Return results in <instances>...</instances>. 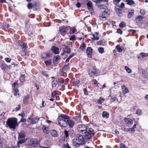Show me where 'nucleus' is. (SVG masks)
I'll return each instance as SVG.
<instances>
[{
	"label": "nucleus",
	"mask_w": 148,
	"mask_h": 148,
	"mask_svg": "<svg viewBox=\"0 0 148 148\" xmlns=\"http://www.w3.org/2000/svg\"><path fill=\"white\" fill-rule=\"evenodd\" d=\"M69 119L70 117L67 115L62 114L59 115L57 119L58 124L61 127H66L67 126V119Z\"/></svg>",
	"instance_id": "obj_1"
},
{
	"label": "nucleus",
	"mask_w": 148,
	"mask_h": 148,
	"mask_svg": "<svg viewBox=\"0 0 148 148\" xmlns=\"http://www.w3.org/2000/svg\"><path fill=\"white\" fill-rule=\"evenodd\" d=\"M19 123H18L16 118L12 117L8 119L6 124L10 129L14 130L16 127L18 125Z\"/></svg>",
	"instance_id": "obj_2"
},
{
	"label": "nucleus",
	"mask_w": 148,
	"mask_h": 148,
	"mask_svg": "<svg viewBox=\"0 0 148 148\" xmlns=\"http://www.w3.org/2000/svg\"><path fill=\"white\" fill-rule=\"evenodd\" d=\"M63 76V75H61L60 73L58 75L57 77H56V82L57 83L56 84V86L58 85V86L60 87L62 86L63 85V84H64L67 85V82L66 81L64 83V79H63L61 76Z\"/></svg>",
	"instance_id": "obj_3"
},
{
	"label": "nucleus",
	"mask_w": 148,
	"mask_h": 148,
	"mask_svg": "<svg viewBox=\"0 0 148 148\" xmlns=\"http://www.w3.org/2000/svg\"><path fill=\"white\" fill-rule=\"evenodd\" d=\"M38 144L37 140L35 138H31L28 140V145L29 146L32 147H37Z\"/></svg>",
	"instance_id": "obj_4"
},
{
	"label": "nucleus",
	"mask_w": 148,
	"mask_h": 148,
	"mask_svg": "<svg viewBox=\"0 0 148 148\" xmlns=\"http://www.w3.org/2000/svg\"><path fill=\"white\" fill-rule=\"evenodd\" d=\"M77 129L78 132L82 134L85 133L87 132V127L84 124L79 125Z\"/></svg>",
	"instance_id": "obj_5"
},
{
	"label": "nucleus",
	"mask_w": 148,
	"mask_h": 148,
	"mask_svg": "<svg viewBox=\"0 0 148 148\" xmlns=\"http://www.w3.org/2000/svg\"><path fill=\"white\" fill-rule=\"evenodd\" d=\"M110 14V12L108 10H105L100 15L99 17L101 20L102 19H106L107 17Z\"/></svg>",
	"instance_id": "obj_6"
},
{
	"label": "nucleus",
	"mask_w": 148,
	"mask_h": 148,
	"mask_svg": "<svg viewBox=\"0 0 148 148\" xmlns=\"http://www.w3.org/2000/svg\"><path fill=\"white\" fill-rule=\"evenodd\" d=\"M64 132L66 138L68 137L69 135L72 137L74 136L75 135L74 131L72 129H70L68 131L65 130L64 131Z\"/></svg>",
	"instance_id": "obj_7"
},
{
	"label": "nucleus",
	"mask_w": 148,
	"mask_h": 148,
	"mask_svg": "<svg viewBox=\"0 0 148 148\" xmlns=\"http://www.w3.org/2000/svg\"><path fill=\"white\" fill-rule=\"evenodd\" d=\"M91 71L90 73V74L91 76L96 75L97 76L98 73L97 72V69L95 67L92 66L91 67V69H90Z\"/></svg>",
	"instance_id": "obj_8"
},
{
	"label": "nucleus",
	"mask_w": 148,
	"mask_h": 148,
	"mask_svg": "<svg viewBox=\"0 0 148 148\" xmlns=\"http://www.w3.org/2000/svg\"><path fill=\"white\" fill-rule=\"evenodd\" d=\"M144 18V16L140 15L136 17L135 20L138 25H141L142 24L143 22L142 21V20Z\"/></svg>",
	"instance_id": "obj_9"
},
{
	"label": "nucleus",
	"mask_w": 148,
	"mask_h": 148,
	"mask_svg": "<svg viewBox=\"0 0 148 148\" xmlns=\"http://www.w3.org/2000/svg\"><path fill=\"white\" fill-rule=\"evenodd\" d=\"M92 49L90 47H88L86 49V53L88 57L91 58L92 57Z\"/></svg>",
	"instance_id": "obj_10"
},
{
	"label": "nucleus",
	"mask_w": 148,
	"mask_h": 148,
	"mask_svg": "<svg viewBox=\"0 0 148 148\" xmlns=\"http://www.w3.org/2000/svg\"><path fill=\"white\" fill-rule=\"evenodd\" d=\"M108 5V3H104L103 4L98 5V8L100 9H105V10H107L108 9L107 5Z\"/></svg>",
	"instance_id": "obj_11"
},
{
	"label": "nucleus",
	"mask_w": 148,
	"mask_h": 148,
	"mask_svg": "<svg viewBox=\"0 0 148 148\" xmlns=\"http://www.w3.org/2000/svg\"><path fill=\"white\" fill-rule=\"evenodd\" d=\"M25 136V132L23 131H22L18 134V139L19 140H22L24 138Z\"/></svg>",
	"instance_id": "obj_12"
},
{
	"label": "nucleus",
	"mask_w": 148,
	"mask_h": 148,
	"mask_svg": "<svg viewBox=\"0 0 148 148\" xmlns=\"http://www.w3.org/2000/svg\"><path fill=\"white\" fill-rule=\"evenodd\" d=\"M64 53L67 54L70 53L71 52V49L69 46H66L63 50Z\"/></svg>",
	"instance_id": "obj_13"
},
{
	"label": "nucleus",
	"mask_w": 148,
	"mask_h": 148,
	"mask_svg": "<svg viewBox=\"0 0 148 148\" xmlns=\"http://www.w3.org/2000/svg\"><path fill=\"white\" fill-rule=\"evenodd\" d=\"M69 28H70L69 27L63 26L60 29V31L62 33L65 34L67 32Z\"/></svg>",
	"instance_id": "obj_14"
},
{
	"label": "nucleus",
	"mask_w": 148,
	"mask_h": 148,
	"mask_svg": "<svg viewBox=\"0 0 148 148\" xmlns=\"http://www.w3.org/2000/svg\"><path fill=\"white\" fill-rule=\"evenodd\" d=\"M67 126L68 125L70 127L72 128L74 125L75 122L73 120L69 119H67Z\"/></svg>",
	"instance_id": "obj_15"
},
{
	"label": "nucleus",
	"mask_w": 148,
	"mask_h": 148,
	"mask_svg": "<svg viewBox=\"0 0 148 148\" xmlns=\"http://www.w3.org/2000/svg\"><path fill=\"white\" fill-rule=\"evenodd\" d=\"M18 43L20 46L23 48L22 50L23 51L25 52L26 48V44L25 43L22 42L20 40H18Z\"/></svg>",
	"instance_id": "obj_16"
},
{
	"label": "nucleus",
	"mask_w": 148,
	"mask_h": 148,
	"mask_svg": "<svg viewBox=\"0 0 148 148\" xmlns=\"http://www.w3.org/2000/svg\"><path fill=\"white\" fill-rule=\"evenodd\" d=\"M85 133V134L84 135V138L86 140H89L91 138H92L93 136L92 135V134L91 135L90 134H88L86 132Z\"/></svg>",
	"instance_id": "obj_17"
},
{
	"label": "nucleus",
	"mask_w": 148,
	"mask_h": 148,
	"mask_svg": "<svg viewBox=\"0 0 148 148\" xmlns=\"http://www.w3.org/2000/svg\"><path fill=\"white\" fill-rule=\"evenodd\" d=\"M93 1L95 2L96 5L99 4L101 2H103V3H108V0H94Z\"/></svg>",
	"instance_id": "obj_18"
},
{
	"label": "nucleus",
	"mask_w": 148,
	"mask_h": 148,
	"mask_svg": "<svg viewBox=\"0 0 148 148\" xmlns=\"http://www.w3.org/2000/svg\"><path fill=\"white\" fill-rule=\"evenodd\" d=\"M76 137L80 142L83 143L84 142V138L81 134H77L76 135Z\"/></svg>",
	"instance_id": "obj_19"
},
{
	"label": "nucleus",
	"mask_w": 148,
	"mask_h": 148,
	"mask_svg": "<svg viewBox=\"0 0 148 148\" xmlns=\"http://www.w3.org/2000/svg\"><path fill=\"white\" fill-rule=\"evenodd\" d=\"M124 122L126 124L128 125H132L133 124V121L132 119L128 118H125L124 120Z\"/></svg>",
	"instance_id": "obj_20"
},
{
	"label": "nucleus",
	"mask_w": 148,
	"mask_h": 148,
	"mask_svg": "<svg viewBox=\"0 0 148 148\" xmlns=\"http://www.w3.org/2000/svg\"><path fill=\"white\" fill-rule=\"evenodd\" d=\"M134 14V11L133 10H128V17L129 18H131L132 16H133Z\"/></svg>",
	"instance_id": "obj_21"
},
{
	"label": "nucleus",
	"mask_w": 148,
	"mask_h": 148,
	"mask_svg": "<svg viewBox=\"0 0 148 148\" xmlns=\"http://www.w3.org/2000/svg\"><path fill=\"white\" fill-rule=\"evenodd\" d=\"M122 89L124 93L126 94L129 92V90L128 88L124 85H123L122 86Z\"/></svg>",
	"instance_id": "obj_22"
},
{
	"label": "nucleus",
	"mask_w": 148,
	"mask_h": 148,
	"mask_svg": "<svg viewBox=\"0 0 148 148\" xmlns=\"http://www.w3.org/2000/svg\"><path fill=\"white\" fill-rule=\"evenodd\" d=\"M102 116L103 118H108L109 116V114L107 112L104 111L102 112Z\"/></svg>",
	"instance_id": "obj_23"
},
{
	"label": "nucleus",
	"mask_w": 148,
	"mask_h": 148,
	"mask_svg": "<svg viewBox=\"0 0 148 148\" xmlns=\"http://www.w3.org/2000/svg\"><path fill=\"white\" fill-rule=\"evenodd\" d=\"M105 101V99L102 97H100L99 99L97 100V103L99 104H101Z\"/></svg>",
	"instance_id": "obj_24"
},
{
	"label": "nucleus",
	"mask_w": 148,
	"mask_h": 148,
	"mask_svg": "<svg viewBox=\"0 0 148 148\" xmlns=\"http://www.w3.org/2000/svg\"><path fill=\"white\" fill-rule=\"evenodd\" d=\"M62 68L64 71L66 72L69 69V64L64 65Z\"/></svg>",
	"instance_id": "obj_25"
},
{
	"label": "nucleus",
	"mask_w": 148,
	"mask_h": 148,
	"mask_svg": "<svg viewBox=\"0 0 148 148\" xmlns=\"http://www.w3.org/2000/svg\"><path fill=\"white\" fill-rule=\"evenodd\" d=\"M87 132L89 134H90L91 135L92 134L93 136H94L95 133L94 130L92 128H90L88 129V131Z\"/></svg>",
	"instance_id": "obj_26"
},
{
	"label": "nucleus",
	"mask_w": 148,
	"mask_h": 148,
	"mask_svg": "<svg viewBox=\"0 0 148 148\" xmlns=\"http://www.w3.org/2000/svg\"><path fill=\"white\" fill-rule=\"evenodd\" d=\"M115 11L116 13H117V14L119 15L118 16H119V14H122V11L121 10L119 7L118 8H115Z\"/></svg>",
	"instance_id": "obj_27"
},
{
	"label": "nucleus",
	"mask_w": 148,
	"mask_h": 148,
	"mask_svg": "<svg viewBox=\"0 0 148 148\" xmlns=\"http://www.w3.org/2000/svg\"><path fill=\"white\" fill-rule=\"evenodd\" d=\"M29 96L27 95V96H25L24 97L23 102L24 104L26 103L27 102V100L29 99Z\"/></svg>",
	"instance_id": "obj_28"
},
{
	"label": "nucleus",
	"mask_w": 148,
	"mask_h": 148,
	"mask_svg": "<svg viewBox=\"0 0 148 148\" xmlns=\"http://www.w3.org/2000/svg\"><path fill=\"white\" fill-rule=\"evenodd\" d=\"M42 129L43 130V132L45 133L48 134L49 132V130H48V128L45 127L44 126H43Z\"/></svg>",
	"instance_id": "obj_29"
},
{
	"label": "nucleus",
	"mask_w": 148,
	"mask_h": 148,
	"mask_svg": "<svg viewBox=\"0 0 148 148\" xmlns=\"http://www.w3.org/2000/svg\"><path fill=\"white\" fill-rule=\"evenodd\" d=\"M126 2L127 5H131L135 3L134 2L133 0H126Z\"/></svg>",
	"instance_id": "obj_30"
},
{
	"label": "nucleus",
	"mask_w": 148,
	"mask_h": 148,
	"mask_svg": "<svg viewBox=\"0 0 148 148\" xmlns=\"http://www.w3.org/2000/svg\"><path fill=\"white\" fill-rule=\"evenodd\" d=\"M77 31L75 27L70 28L69 33L71 34H73Z\"/></svg>",
	"instance_id": "obj_31"
},
{
	"label": "nucleus",
	"mask_w": 148,
	"mask_h": 148,
	"mask_svg": "<svg viewBox=\"0 0 148 148\" xmlns=\"http://www.w3.org/2000/svg\"><path fill=\"white\" fill-rule=\"evenodd\" d=\"M116 49L119 53L121 52L122 51V49L120 47V45H117L116 46Z\"/></svg>",
	"instance_id": "obj_32"
},
{
	"label": "nucleus",
	"mask_w": 148,
	"mask_h": 148,
	"mask_svg": "<svg viewBox=\"0 0 148 148\" xmlns=\"http://www.w3.org/2000/svg\"><path fill=\"white\" fill-rule=\"evenodd\" d=\"M86 5L88 8L93 7L92 3L91 1H88Z\"/></svg>",
	"instance_id": "obj_33"
},
{
	"label": "nucleus",
	"mask_w": 148,
	"mask_h": 148,
	"mask_svg": "<svg viewBox=\"0 0 148 148\" xmlns=\"http://www.w3.org/2000/svg\"><path fill=\"white\" fill-rule=\"evenodd\" d=\"M92 35L93 37L92 38V40H99V37L98 36H95V35L94 34H93Z\"/></svg>",
	"instance_id": "obj_34"
},
{
	"label": "nucleus",
	"mask_w": 148,
	"mask_h": 148,
	"mask_svg": "<svg viewBox=\"0 0 148 148\" xmlns=\"http://www.w3.org/2000/svg\"><path fill=\"white\" fill-rule=\"evenodd\" d=\"M143 76L144 78H146L148 75L147 73L145 70H143L142 71Z\"/></svg>",
	"instance_id": "obj_35"
},
{
	"label": "nucleus",
	"mask_w": 148,
	"mask_h": 148,
	"mask_svg": "<svg viewBox=\"0 0 148 148\" xmlns=\"http://www.w3.org/2000/svg\"><path fill=\"white\" fill-rule=\"evenodd\" d=\"M26 140L24 139H22L20 140L17 143L18 145H19L20 144H21L23 143H24L26 141Z\"/></svg>",
	"instance_id": "obj_36"
},
{
	"label": "nucleus",
	"mask_w": 148,
	"mask_h": 148,
	"mask_svg": "<svg viewBox=\"0 0 148 148\" xmlns=\"http://www.w3.org/2000/svg\"><path fill=\"white\" fill-rule=\"evenodd\" d=\"M104 44L105 42L104 40H101L98 41L97 43V44L98 45H104Z\"/></svg>",
	"instance_id": "obj_37"
},
{
	"label": "nucleus",
	"mask_w": 148,
	"mask_h": 148,
	"mask_svg": "<svg viewBox=\"0 0 148 148\" xmlns=\"http://www.w3.org/2000/svg\"><path fill=\"white\" fill-rule=\"evenodd\" d=\"M18 90L17 88H15L14 89V95L18 97L19 96V94L18 93Z\"/></svg>",
	"instance_id": "obj_38"
},
{
	"label": "nucleus",
	"mask_w": 148,
	"mask_h": 148,
	"mask_svg": "<svg viewBox=\"0 0 148 148\" xmlns=\"http://www.w3.org/2000/svg\"><path fill=\"white\" fill-rule=\"evenodd\" d=\"M56 109L57 112H59L60 111H62L61 108L57 104V103L56 102Z\"/></svg>",
	"instance_id": "obj_39"
},
{
	"label": "nucleus",
	"mask_w": 148,
	"mask_h": 148,
	"mask_svg": "<svg viewBox=\"0 0 148 148\" xmlns=\"http://www.w3.org/2000/svg\"><path fill=\"white\" fill-rule=\"evenodd\" d=\"M66 143H64L63 145V147L64 148H71V147L69 145L68 143L66 142Z\"/></svg>",
	"instance_id": "obj_40"
},
{
	"label": "nucleus",
	"mask_w": 148,
	"mask_h": 148,
	"mask_svg": "<svg viewBox=\"0 0 148 148\" xmlns=\"http://www.w3.org/2000/svg\"><path fill=\"white\" fill-rule=\"evenodd\" d=\"M125 23L124 22H122L120 23L119 26L120 28H123L125 26Z\"/></svg>",
	"instance_id": "obj_41"
},
{
	"label": "nucleus",
	"mask_w": 148,
	"mask_h": 148,
	"mask_svg": "<svg viewBox=\"0 0 148 148\" xmlns=\"http://www.w3.org/2000/svg\"><path fill=\"white\" fill-rule=\"evenodd\" d=\"M98 50L99 53L101 54L103 53L104 52V49L103 47H101L99 48Z\"/></svg>",
	"instance_id": "obj_42"
},
{
	"label": "nucleus",
	"mask_w": 148,
	"mask_h": 148,
	"mask_svg": "<svg viewBox=\"0 0 148 148\" xmlns=\"http://www.w3.org/2000/svg\"><path fill=\"white\" fill-rule=\"evenodd\" d=\"M86 48V45L83 43L81 44V45L80 46L79 48L82 49V50H83L85 49Z\"/></svg>",
	"instance_id": "obj_43"
},
{
	"label": "nucleus",
	"mask_w": 148,
	"mask_h": 148,
	"mask_svg": "<svg viewBox=\"0 0 148 148\" xmlns=\"http://www.w3.org/2000/svg\"><path fill=\"white\" fill-rule=\"evenodd\" d=\"M125 69L126 70L127 72L128 73H131L132 71L127 66H125Z\"/></svg>",
	"instance_id": "obj_44"
},
{
	"label": "nucleus",
	"mask_w": 148,
	"mask_h": 148,
	"mask_svg": "<svg viewBox=\"0 0 148 148\" xmlns=\"http://www.w3.org/2000/svg\"><path fill=\"white\" fill-rule=\"evenodd\" d=\"M88 9L91 14H94V10L93 9V7L88 8Z\"/></svg>",
	"instance_id": "obj_45"
},
{
	"label": "nucleus",
	"mask_w": 148,
	"mask_h": 148,
	"mask_svg": "<svg viewBox=\"0 0 148 148\" xmlns=\"http://www.w3.org/2000/svg\"><path fill=\"white\" fill-rule=\"evenodd\" d=\"M49 140H47L45 142V144L47 145H49L51 144V142Z\"/></svg>",
	"instance_id": "obj_46"
},
{
	"label": "nucleus",
	"mask_w": 148,
	"mask_h": 148,
	"mask_svg": "<svg viewBox=\"0 0 148 148\" xmlns=\"http://www.w3.org/2000/svg\"><path fill=\"white\" fill-rule=\"evenodd\" d=\"M140 13L141 15H144L145 14L146 11L144 10L141 9L140 11Z\"/></svg>",
	"instance_id": "obj_47"
},
{
	"label": "nucleus",
	"mask_w": 148,
	"mask_h": 148,
	"mask_svg": "<svg viewBox=\"0 0 148 148\" xmlns=\"http://www.w3.org/2000/svg\"><path fill=\"white\" fill-rule=\"evenodd\" d=\"M141 110L138 109L136 110V113L138 115H140L141 114Z\"/></svg>",
	"instance_id": "obj_48"
},
{
	"label": "nucleus",
	"mask_w": 148,
	"mask_h": 148,
	"mask_svg": "<svg viewBox=\"0 0 148 148\" xmlns=\"http://www.w3.org/2000/svg\"><path fill=\"white\" fill-rule=\"evenodd\" d=\"M45 63L47 66H49L51 65V60H49V61H45Z\"/></svg>",
	"instance_id": "obj_49"
},
{
	"label": "nucleus",
	"mask_w": 148,
	"mask_h": 148,
	"mask_svg": "<svg viewBox=\"0 0 148 148\" xmlns=\"http://www.w3.org/2000/svg\"><path fill=\"white\" fill-rule=\"evenodd\" d=\"M83 91L84 92V94L85 95H88V92L87 91V89L85 88L83 89Z\"/></svg>",
	"instance_id": "obj_50"
},
{
	"label": "nucleus",
	"mask_w": 148,
	"mask_h": 148,
	"mask_svg": "<svg viewBox=\"0 0 148 148\" xmlns=\"http://www.w3.org/2000/svg\"><path fill=\"white\" fill-rule=\"evenodd\" d=\"M79 142H80V141L77 138L74 139L73 141V144L75 143H78Z\"/></svg>",
	"instance_id": "obj_51"
},
{
	"label": "nucleus",
	"mask_w": 148,
	"mask_h": 148,
	"mask_svg": "<svg viewBox=\"0 0 148 148\" xmlns=\"http://www.w3.org/2000/svg\"><path fill=\"white\" fill-rule=\"evenodd\" d=\"M69 40H75V36L74 35H72L70 38Z\"/></svg>",
	"instance_id": "obj_52"
},
{
	"label": "nucleus",
	"mask_w": 148,
	"mask_h": 148,
	"mask_svg": "<svg viewBox=\"0 0 148 148\" xmlns=\"http://www.w3.org/2000/svg\"><path fill=\"white\" fill-rule=\"evenodd\" d=\"M20 79L21 81L22 82H23L25 80L24 75H21L20 77Z\"/></svg>",
	"instance_id": "obj_53"
},
{
	"label": "nucleus",
	"mask_w": 148,
	"mask_h": 148,
	"mask_svg": "<svg viewBox=\"0 0 148 148\" xmlns=\"http://www.w3.org/2000/svg\"><path fill=\"white\" fill-rule=\"evenodd\" d=\"M32 5L31 3H29L27 5V7L29 9H31L32 7Z\"/></svg>",
	"instance_id": "obj_54"
},
{
	"label": "nucleus",
	"mask_w": 148,
	"mask_h": 148,
	"mask_svg": "<svg viewBox=\"0 0 148 148\" xmlns=\"http://www.w3.org/2000/svg\"><path fill=\"white\" fill-rule=\"evenodd\" d=\"M128 32H132V34H135L136 32V31L135 30L130 29L128 30Z\"/></svg>",
	"instance_id": "obj_55"
},
{
	"label": "nucleus",
	"mask_w": 148,
	"mask_h": 148,
	"mask_svg": "<svg viewBox=\"0 0 148 148\" xmlns=\"http://www.w3.org/2000/svg\"><path fill=\"white\" fill-rule=\"evenodd\" d=\"M116 6H117L118 7H119L120 8H123L125 7V4L124 3H121V4L120 6H117V5H116Z\"/></svg>",
	"instance_id": "obj_56"
},
{
	"label": "nucleus",
	"mask_w": 148,
	"mask_h": 148,
	"mask_svg": "<svg viewBox=\"0 0 148 148\" xmlns=\"http://www.w3.org/2000/svg\"><path fill=\"white\" fill-rule=\"evenodd\" d=\"M1 67L2 70H5L6 68V65L4 64H2L1 65Z\"/></svg>",
	"instance_id": "obj_57"
},
{
	"label": "nucleus",
	"mask_w": 148,
	"mask_h": 148,
	"mask_svg": "<svg viewBox=\"0 0 148 148\" xmlns=\"http://www.w3.org/2000/svg\"><path fill=\"white\" fill-rule=\"evenodd\" d=\"M79 83V80L78 79H77L74 82V85L75 86H77Z\"/></svg>",
	"instance_id": "obj_58"
},
{
	"label": "nucleus",
	"mask_w": 148,
	"mask_h": 148,
	"mask_svg": "<svg viewBox=\"0 0 148 148\" xmlns=\"http://www.w3.org/2000/svg\"><path fill=\"white\" fill-rule=\"evenodd\" d=\"M145 53H140V54H139V56H141V57H142V58H145L146 56H145Z\"/></svg>",
	"instance_id": "obj_59"
},
{
	"label": "nucleus",
	"mask_w": 148,
	"mask_h": 148,
	"mask_svg": "<svg viewBox=\"0 0 148 148\" xmlns=\"http://www.w3.org/2000/svg\"><path fill=\"white\" fill-rule=\"evenodd\" d=\"M51 50L56 54V47L55 46L52 47L51 49Z\"/></svg>",
	"instance_id": "obj_60"
},
{
	"label": "nucleus",
	"mask_w": 148,
	"mask_h": 148,
	"mask_svg": "<svg viewBox=\"0 0 148 148\" xmlns=\"http://www.w3.org/2000/svg\"><path fill=\"white\" fill-rule=\"evenodd\" d=\"M51 134L53 136L55 137L56 136V130H53L51 132Z\"/></svg>",
	"instance_id": "obj_61"
},
{
	"label": "nucleus",
	"mask_w": 148,
	"mask_h": 148,
	"mask_svg": "<svg viewBox=\"0 0 148 148\" xmlns=\"http://www.w3.org/2000/svg\"><path fill=\"white\" fill-rule=\"evenodd\" d=\"M13 86L14 88H16L18 86V84L16 82H14L13 84Z\"/></svg>",
	"instance_id": "obj_62"
},
{
	"label": "nucleus",
	"mask_w": 148,
	"mask_h": 148,
	"mask_svg": "<svg viewBox=\"0 0 148 148\" xmlns=\"http://www.w3.org/2000/svg\"><path fill=\"white\" fill-rule=\"evenodd\" d=\"M117 32L118 33L122 34L123 33V31L120 29H117Z\"/></svg>",
	"instance_id": "obj_63"
},
{
	"label": "nucleus",
	"mask_w": 148,
	"mask_h": 148,
	"mask_svg": "<svg viewBox=\"0 0 148 148\" xmlns=\"http://www.w3.org/2000/svg\"><path fill=\"white\" fill-rule=\"evenodd\" d=\"M65 137H62V138H61L59 142L60 143H62V141L65 142Z\"/></svg>",
	"instance_id": "obj_64"
}]
</instances>
